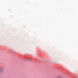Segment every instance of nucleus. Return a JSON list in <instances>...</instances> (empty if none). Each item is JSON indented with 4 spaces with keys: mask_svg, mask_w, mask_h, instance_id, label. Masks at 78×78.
Returning <instances> with one entry per match:
<instances>
[{
    "mask_svg": "<svg viewBox=\"0 0 78 78\" xmlns=\"http://www.w3.org/2000/svg\"><path fill=\"white\" fill-rule=\"evenodd\" d=\"M3 71V69L1 68H0V72H2Z\"/></svg>",
    "mask_w": 78,
    "mask_h": 78,
    "instance_id": "1",
    "label": "nucleus"
}]
</instances>
